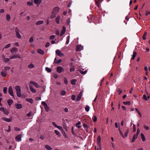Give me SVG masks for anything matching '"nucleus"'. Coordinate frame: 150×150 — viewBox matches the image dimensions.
<instances>
[{"label":"nucleus","instance_id":"1","mask_svg":"<svg viewBox=\"0 0 150 150\" xmlns=\"http://www.w3.org/2000/svg\"><path fill=\"white\" fill-rule=\"evenodd\" d=\"M59 7H54L52 12L51 15L50 16V18L52 19L55 17L56 15L59 13Z\"/></svg>","mask_w":150,"mask_h":150},{"label":"nucleus","instance_id":"2","mask_svg":"<svg viewBox=\"0 0 150 150\" xmlns=\"http://www.w3.org/2000/svg\"><path fill=\"white\" fill-rule=\"evenodd\" d=\"M30 83L31 84L29 86V87L30 91L33 93H35L36 90L35 88L37 87V83L33 81H30Z\"/></svg>","mask_w":150,"mask_h":150},{"label":"nucleus","instance_id":"3","mask_svg":"<svg viewBox=\"0 0 150 150\" xmlns=\"http://www.w3.org/2000/svg\"><path fill=\"white\" fill-rule=\"evenodd\" d=\"M101 137L100 136H99L97 139V146H95V150H100L101 149V146L100 144Z\"/></svg>","mask_w":150,"mask_h":150},{"label":"nucleus","instance_id":"4","mask_svg":"<svg viewBox=\"0 0 150 150\" xmlns=\"http://www.w3.org/2000/svg\"><path fill=\"white\" fill-rule=\"evenodd\" d=\"M15 89L16 92L17 96L18 97H21V87L18 86H17L15 87Z\"/></svg>","mask_w":150,"mask_h":150},{"label":"nucleus","instance_id":"5","mask_svg":"<svg viewBox=\"0 0 150 150\" xmlns=\"http://www.w3.org/2000/svg\"><path fill=\"white\" fill-rule=\"evenodd\" d=\"M20 30L17 27L15 28V35L16 37L18 39L21 38V35L19 33Z\"/></svg>","mask_w":150,"mask_h":150},{"label":"nucleus","instance_id":"6","mask_svg":"<svg viewBox=\"0 0 150 150\" xmlns=\"http://www.w3.org/2000/svg\"><path fill=\"white\" fill-rule=\"evenodd\" d=\"M91 19L94 23H98L100 20V17L99 16H93L92 17Z\"/></svg>","mask_w":150,"mask_h":150},{"label":"nucleus","instance_id":"7","mask_svg":"<svg viewBox=\"0 0 150 150\" xmlns=\"http://www.w3.org/2000/svg\"><path fill=\"white\" fill-rule=\"evenodd\" d=\"M8 92L10 95L12 96L13 98H14V96L13 92V90L11 86H9L8 89Z\"/></svg>","mask_w":150,"mask_h":150},{"label":"nucleus","instance_id":"8","mask_svg":"<svg viewBox=\"0 0 150 150\" xmlns=\"http://www.w3.org/2000/svg\"><path fill=\"white\" fill-rule=\"evenodd\" d=\"M83 49V47L81 45H77L76 46V51H79L82 50Z\"/></svg>","mask_w":150,"mask_h":150},{"label":"nucleus","instance_id":"9","mask_svg":"<svg viewBox=\"0 0 150 150\" xmlns=\"http://www.w3.org/2000/svg\"><path fill=\"white\" fill-rule=\"evenodd\" d=\"M56 54L59 56L60 57H62L64 56V54L62 53L61 51L59 50H57L56 51Z\"/></svg>","mask_w":150,"mask_h":150},{"label":"nucleus","instance_id":"10","mask_svg":"<svg viewBox=\"0 0 150 150\" xmlns=\"http://www.w3.org/2000/svg\"><path fill=\"white\" fill-rule=\"evenodd\" d=\"M22 137L21 134H19L17 135L15 137V139L17 142H20L21 141V138Z\"/></svg>","mask_w":150,"mask_h":150},{"label":"nucleus","instance_id":"11","mask_svg":"<svg viewBox=\"0 0 150 150\" xmlns=\"http://www.w3.org/2000/svg\"><path fill=\"white\" fill-rule=\"evenodd\" d=\"M66 27L65 26H63L62 27V30H61V33H60V36H62L65 33V32H66Z\"/></svg>","mask_w":150,"mask_h":150},{"label":"nucleus","instance_id":"12","mask_svg":"<svg viewBox=\"0 0 150 150\" xmlns=\"http://www.w3.org/2000/svg\"><path fill=\"white\" fill-rule=\"evenodd\" d=\"M63 70V68L61 66L58 67L57 68V71L58 73H61Z\"/></svg>","mask_w":150,"mask_h":150},{"label":"nucleus","instance_id":"13","mask_svg":"<svg viewBox=\"0 0 150 150\" xmlns=\"http://www.w3.org/2000/svg\"><path fill=\"white\" fill-rule=\"evenodd\" d=\"M11 117L9 119L6 118L5 117H2L1 119L2 120L6 122H10L11 121Z\"/></svg>","mask_w":150,"mask_h":150},{"label":"nucleus","instance_id":"14","mask_svg":"<svg viewBox=\"0 0 150 150\" xmlns=\"http://www.w3.org/2000/svg\"><path fill=\"white\" fill-rule=\"evenodd\" d=\"M18 49L17 48L13 47L11 49L10 51L12 54H13L14 53L18 51Z\"/></svg>","mask_w":150,"mask_h":150},{"label":"nucleus","instance_id":"15","mask_svg":"<svg viewBox=\"0 0 150 150\" xmlns=\"http://www.w3.org/2000/svg\"><path fill=\"white\" fill-rule=\"evenodd\" d=\"M21 58V57L18 54H16L10 57V59H16L17 58Z\"/></svg>","mask_w":150,"mask_h":150},{"label":"nucleus","instance_id":"16","mask_svg":"<svg viewBox=\"0 0 150 150\" xmlns=\"http://www.w3.org/2000/svg\"><path fill=\"white\" fill-rule=\"evenodd\" d=\"M15 107L18 109H20L22 108V105L21 104L16 103L15 104Z\"/></svg>","mask_w":150,"mask_h":150},{"label":"nucleus","instance_id":"17","mask_svg":"<svg viewBox=\"0 0 150 150\" xmlns=\"http://www.w3.org/2000/svg\"><path fill=\"white\" fill-rule=\"evenodd\" d=\"M95 0V2H96V5H97V6L98 7H100V5H99V2H101L103 1V0Z\"/></svg>","mask_w":150,"mask_h":150},{"label":"nucleus","instance_id":"18","mask_svg":"<svg viewBox=\"0 0 150 150\" xmlns=\"http://www.w3.org/2000/svg\"><path fill=\"white\" fill-rule=\"evenodd\" d=\"M1 75L3 77H5L7 76V74L6 72L4 71H2L1 72Z\"/></svg>","mask_w":150,"mask_h":150},{"label":"nucleus","instance_id":"19","mask_svg":"<svg viewBox=\"0 0 150 150\" xmlns=\"http://www.w3.org/2000/svg\"><path fill=\"white\" fill-rule=\"evenodd\" d=\"M81 93H80L79 95H78V96L76 99V100L77 101H79L81 98Z\"/></svg>","mask_w":150,"mask_h":150},{"label":"nucleus","instance_id":"20","mask_svg":"<svg viewBox=\"0 0 150 150\" xmlns=\"http://www.w3.org/2000/svg\"><path fill=\"white\" fill-rule=\"evenodd\" d=\"M38 53L42 55H43L44 54V52L43 50L41 49H38Z\"/></svg>","mask_w":150,"mask_h":150},{"label":"nucleus","instance_id":"21","mask_svg":"<svg viewBox=\"0 0 150 150\" xmlns=\"http://www.w3.org/2000/svg\"><path fill=\"white\" fill-rule=\"evenodd\" d=\"M25 100L26 101L29 102L31 103H32L33 102V100L32 98H26Z\"/></svg>","mask_w":150,"mask_h":150},{"label":"nucleus","instance_id":"22","mask_svg":"<svg viewBox=\"0 0 150 150\" xmlns=\"http://www.w3.org/2000/svg\"><path fill=\"white\" fill-rule=\"evenodd\" d=\"M45 148L47 150H52V148L48 145H46L45 146Z\"/></svg>","mask_w":150,"mask_h":150},{"label":"nucleus","instance_id":"23","mask_svg":"<svg viewBox=\"0 0 150 150\" xmlns=\"http://www.w3.org/2000/svg\"><path fill=\"white\" fill-rule=\"evenodd\" d=\"M60 19V17L59 16H57L56 18V22L57 24H59Z\"/></svg>","mask_w":150,"mask_h":150},{"label":"nucleus","instance_id":"24","mask_svg":"<svg viewBox=\"0 0 150 150\" xmlns=\"http://www.w3.org/2000/svg\"><path fill=\"white\" fill-rule=\"evenodd\" d=\"M7 103L9 106L10 105L13 103V100L11 99H9L7 101Z\"/></svg>","mask_w":150,"mask_h":150},{"label":"nucleus","instance_id":"25","mask_svg":"<svg viewBox=\"0 0 150 150\" xmlns=\"http://www.w3.org/2000/svg\"><path fill=\"white\" fill-rule=\"evenodd\" d=\"M141 137L142 141L144 142L146 141V138L145 137L143 133L141 134Z\"/></svg>","mask_w":150,"mask_h":150},{"label":"nucleus","instance_id":"26","mask_svg":"<svg viewBox=\"0 0 150 150\" xmlns=\"http://www.w3.org/2000/svg\"><path fill=\"white\" fill-rule=\"evenodd\" d=\"M77 80L75 79H72L71 81V83L72 85H75Z\"/></svg>","mask_w":150,"mask_h":150},{"label":"nucleus","instance_id":"27","mask_svg":"<svg viewBox=\"0 0 150 150\" xmlns=\"http://www.w3.org/2000/svg\"><path fill=\"white\" fill-rule=\"evenodd\" d=\"M11 18L10 15L9 14H7L6 15V20L7 21H9Z\"/></svg>","mask_w":150,"mask_h":150},{"label":"nucleus","instance_id":"28","mask_svg":"<svg viewBox=\"0 0 150 150\" xmlns=\"http://www.w3.org/2000/svg\"><path fill=\"white\" fill-rule=\"evenodd\" d=\"M54 132L56 134L58 137H60L61 136L59 132L56 130H54Z\"/></svg>","mask_w":150,"mask_h":150},{"label":"nucleus","instance_id":"29","mask_svg":"<svg viewBox=\"0 0 150 150\" xmlns=\"http://www.w3.org/2000/svg\"><path fill=\"white\" fill-rule=\"evenodd\" d=\"M81 124V122L80 121H78L76 124V126L78 128H79L81 127L79 126Z\"/></svg>","mask_w":150,"mask_h":150},{"label":"nucleus","instance_id":"30","mask_svg":"<svg viewBox=\"0 0 150 150\" xmlns=\"http://www.w3.org/2000/svg\"><path fill=\"white\" fill-rule=\"evenodd\" d=\"M137 136L135 134H134V135L133 138L132 140V142H133L135 139L137 138Z\"/></svg>","mask_w":150,"mask_h":150},{"label":"nucleus","instance_id":"31","mask_svg":"<svg viewBox=\"0 0 150 150\" xmlns=\"http://www.w3.org/2000/svg\"><path fill=\"white\" fill-rule=\"evenodd\" d=\"M137 55V53L136 52H134L133 53V54L132 55V59L134 60V59L135 57Z\"/></svg>","mask_w":150,"mask_h":150},{"label":"nucleus","instance_id":"32","mask_svg":"<svg viewBox=\"0 0 150 150\" xmlns=\"http://www.w3.org/2000/svg\"><path fill=\"white\" fill-rule=\"evenodd\" d=\"M66 92L65 91L62 90L60 92V94L62 96H64L66 94Z\"/></svg>","mask_w":150,"mask_h":150},{"label":"nucleus","instance_id":"33","mask_svg":"<svg viewBox=\"0 0 150 150\" xmlns=\"http://www.w3.org/2000/svg\"><path fill=\"white\" fill-rule=\"evenodd\" d=\"M61 61H62L61 59H59L57 60L56 58H55L54 60V62L55 63H57V64H58V63H60V62H61Z\"/></svg>","mask_w":150,"mask_h":150},{"label":"nucleus","instance_id":"34","mask_svg":"<svg viewBox=\"0 0 150 150\" xmlns=\"http://www.w3.org/2000/svg\"><path fill=\"white\" fill-rule=\"evenodd\" d=\"M135 110H136V111L137 112L138 115H139L140 117H141L142 116V115L138 109L137 108H135Z\"/></svg>","mask_w":150,"mask_h":150},{"label":"nucleus","instance_id":"35","mask_svg":"<svg viewBox=\"0 0 150 150\" xmlns=\"http://www.w3.org/2000/svg\"><path fill=\"white\" fill-rule=\"evenodd\" d=\"M27 4L28 6H31L33 5V1L31 2L28 1L27 2Z\"/></svg>","mask_w":150,"mask_h":150},{"label":"nucleus","instance_id":"36","mask_svg":"<svg viewBox=\"0 0 150 150\" xmlns=\"http://www.w3.org/2000/svg\"><path fill=\"white\" fill-rule=\"evenodd\" d=\"M75 70V68L74 66H73L72 67H71L69 69L70 72L74 71Z\"/></svg>","mask_w":150,"mask_h":150},{"label":"nucleus","instance_id":"37","mask_svg":"<svg viewBox=\"0 0 150 150\" xmlns=\"http://www.w3.org/2000/svg\"><path fill=\"white\" fill-rule=\"evenodd\" d=\"M79 71L81 74H86L87 72V71L86 70H85L84 71H83L81 70H79Z\"/></svg>","mask_w":150,"mask_h":150},{"label":"nucleus","instance_id":"38","mask_svg":"<svg viewBox=\"0 0 150 150\" xmlns=\"http://www.w3.org/2000/svg\"><path fill=\"white\" fill-rule=\"evenodd\" d=\"M123 103L125 105H129L130 104V102L129 101H128L127 102L124 101L123 102Z\"/></svg>","mask_w":150,"mask_h":150},{"label":"nucleus","instance_id":"39","mask_svg":"<svg viewBox=\"0 0 150 150\" xmlns=\"http://www.w3.org/2000/svg\"><path fill=\"white\" fill-rule=\"evenodd\" d=\"M147 35V33L146 32H145L142 38L143 40H146V38Z\"/></svg>","mask_w":150,"mask_h":150},{"label":"nucleus","instance_id":"40","mask_svg":"<svg viewBox=\"0 0 150 150\" xmlns=\"http://www.w3.org/2000/svg\"><path fill=\"white\" fill-rule=\"evenodd\" d=\"M129 132V129H127V130L126 132L124 134V138L127 137Z\"/></svg>","mask_w":150,"mask_h":150},{"label":"nucleus","instance_id":"41","mask_svg":"<svg viewBox=\"0 0 150 150\" xmlns=\"http://www.w3.org/2000/svg\"><path fill=\"white\" fill-rule=\"evenodd\" d=\"M6 115H7L9 114V112L7 110H5L3 112Z\"/></svg>","mask_w":150,"mask_h":150},{"label":"nucleus","instance_id":"42","mask_svg":"<svg viewBox=\"0 0 150 150\" xmlns=\"http://www.w3.org/2000/svg\"><path fill=\"white\" fill-rule=\"evenodd\" d=\"M85 110L86 112H88L90 110V107L88 105H86L85 108Z\"/></svg>","mask_w":150,"mask_h":150},{"label":"nucleus","instance_id":"43","mask_svg":"<svg viewBox=\"0 0 150 150\" xmlns=\"http://www.w3.org/2000/svg\"><path fill=\"white\" fill-rule=\"evenodd\" d=\"M46 71L48 72H50L51 71V69L47 67H46L45 68Z\"/></svg>","mask_w":150,"mask_h":150},{"label":"nucleus","instance_id":"44","mask_svg":"<svg viewBox=\"0 0 150 150\" xmlns=\"http://www.w3.org/2000/svg\"><path fill=\"white\" fill-rule=\"evenodd\" d=\"M44 108H45V110L46 111H48V110H49V107L47 105L45 106L44 107Z\"/></svg>","mask_w":150,"mask_h":150},{"label":"nucleus","instance_id":"45","mask_svg":"<svg viewBox=\"0 0 150 150\" xmlns=\"http://www.w3.org/2000/svg\"><path fill=\"white\" fill-rule=\"evenodd\" d=\"M4 61L5 62H7L9 61V59L8 58H4L3 59Z\"/></svg>","mask_w":150,"mask_h":150},{"label":"nucleus","instance_id":"46","mask_svg":"<svg viewBox=\"0 0 150 150\" xmlns=\"http://www.w3.org/2000/svg\"><path fill=\"white\" fill-rule=\"evenodd\" d=\"M143 98L144 99L146 100H148V98L146 95H144L143 96Z\"/></svg>","mask_w":150,"mask_h":150},{"label":"nucleus","instance_id":"47","mask_svg":"<svg viewBox=\"0 0 150 150\" xmlns=\"http://www.w3.org/2000/svg\"><path fill=\"white\" fill-rule=\"evenodd\" d=\"M118 130L119 131L120 133V135H121L123 137V138H124V136L123 134L122 133V132L121 131V130H120V128H119Z\"/></svg>","mask_w":150,"mask_h":150},{"label":"nucleus","instance_id":"48","mask_svg":"<svg viewBox=\"0 0 150 150\" xmlns=\"http://www.w3.org/2000/svg\"><path fill=\"white\" fill-rule=\"evenodd\" d=\"M117 93H118V94L119 95H120L122 93V91L121 89H120V88H118V89H117Z\"/></svg>","mask_w":150,"mask_h":150},{"label":"nucleus","instance_id":"49","mask_svg":"<svg viewBox=\"0 0 150 150\" xmlns=\"http://www.w3.org/2000/svg\"><path fill=\"white\" fill-rule=\"evenodd\" d=\"M64 82L65 84H67L68 83L67 80L66 78H64Z\"/></svg>","mask_w":150,"mask_h":150},{"label":"nucleus","instance_id":"50","mask_svg":"<svg viewBox=\"0 0 150 150\" xmlns=\"http://www.w3.org/2000/svg\"><path fill=\"white\" fill-rule=\"evenodd\" d=\"M7 88L6 87H4L3 88V92L4 94H6L7 93Z\"/></svg>","mask_w":150,"mask_h":150},{"label":"nucleus","instance_id":"51","mask_svg":"<svg viewBox=\"0 0 150 150\" xmlns=\"http://www.w3.org/2000/svg\"><path fill=\"white\" fill-rule=\"evenodd\" d=\"M28 67L30 69L33 68L34 67V65L33 64H30L28 65Z\"/></svg>","mask_w":150,"mask_h":150},{"label":"nucleus","instance_id":"52","mask_svg":"<svg viewBox=\"0 0 150 150\" xmlns=\"http://www.w3.org/2000/svg\"><path fill=\"white\" fill-rule=\"evenodd\" d=\"M144 129L146 130H148L150 129L149 127L147 126L144 125Z\"/></svg>","mask_w":150,"mask_h":150},{"label":"nucleus","instance_id":"53","mask_svg":"<svg viewBox=\"0 0 150 150\" xmlns=\"http://www.w3.org/2000/svg\"><path fill=\"white\" fill-rule=\"evenodd\" d=\"M10 46V44H8L6 45V46L5 47H4V49L8 48Z\"/></svg>","mask_w":150,"mask_h":150},{"label":"nucleus","instance_id":"54","mask_svg":"<svg viewBox=\"0 0 150 150\" xmlns=\"http://www.w3.org/2000/svg\"><path fill=\"white\" fill-rule=\"evenodd\" d=\"M55 37V35H51L50 38V39L52 40L54 39Z\"/></svg>","mask_w":150,"mask_h":150},{"label":"nucleus","instance_id":"55","mask_svg":"<svg viewBox=\"0 0 150 150\" xmlns=\"http://www.w3.org/2000/svg\"><path fill=\"white\" fill-rule=\"evenodd\" d=\"M83 126L84 128H85L86 129H88V126L87 125L85 124H83Z\"/></svg>","mask_w":150,"mask_h":150},{"label":"nucleus","instance_id":"56","mask_svg":"<svg viewBox=\"0 0 150 150\" xmlns=\"http://www.w3.org/2000/svg\"><path fill=\"white\" fill-rule=\"evenodd\" d=\"M93 120L94 122H96L97 120V118L96 116H94L93 117Z\"/></svg>","mask_w":150,"mask_h":150},{"label":"nucleus","instance_id":"57","mask_svg":"<svg viewBox=\"0 0 150 150\" xmlns=\"http://www.w3.org/2000/svg\"><path fill=\"white\" fill-rule=\"evenodd\" d=\"M10 69V68L8 67H6L4 68V70H8Z\"/></svg>","mask_w":150,"mask_h":150},{"label":"nucleus","instance_id":"58","mask_svg":"<svg viewBox=\"0 0 150 150\" xmlns=\"http://www.w3.org/2000/svg\"><path fill=\"white\" fill-rule=\"evenodd\" d=\"M33 41V37H31L29 40V42L30 43L32 42Z\"/></svg>","mask_w":150,"mask_h":150},{"label":"nucleus","instance_id":"59","mask_svg":"<svg viewBox=\"0 0 150 150\" xmlns=\"http://www.w3.org/2000/svg\"><path fill=\"white\" fill-rule=\"evenodd\" d=\"M14 129L16 131H20V129H19L17 127H14Z\"/></svg>","mask_w":150,"mask_h":150},{"label":"nucleus","instance_id":"60","mask_svg":"<svg viewBox=\"0 0 150 150\" xmlns=\"http://www.w3.org/2000/svg\"><path fill=\"white\" fill-rule=\"evenodd\" d=\"M71 99L72 100H74L75 99V96L74 95H73L71 96Z\"/></svg>","mask_w":150,"mask_h":150},{"label":"nucleus","instance_id":"61","mask_svg":"<svg viewBox=\"0 0 150 150\" xmlns=\"http://www.w3.org/2000/svg\"><path fill=\"white\" fill-rule=\"evenodd\" d=\"M43 23V21H38V25L42 24Z\"/></svg>","mask_w":150,"mask_h":150},{"label":"nucleus","instance_id":"62","mask_svg":"<svg viewBox=\"0 0 150 150\" xmlns=\"http://www.w3.org/2000/svg\"><path fill=\"white\" fill-rule=\"evenodd\" d=\"M5 110L4 109V108L3 107H1L0 108V111L3 112H4Z\"/></svg>","mask_w":150,"mask_h":150},{"label":"nucleus","instance_id":"63","mask_svg":"<svg viewBox=\"0 0 150 150\" xmlns=\"http://www.w3.org/2000/svg\"><path fill=\"white\" fill-rule=\"evenodd\" d=\"M50 43L49 42H47L45 45V47H47L50 46Z\"/></svg>","mask_w":150,"mask_h":150},{"label":"nucleus","instance_id":"64","mask_svg":"<svg viewBox=\"0 0 150 150\" xmlns=\"http://www.w3.org/2000/svg\"><path fill=\"white\" fill-rule=\"evenodd\" d=\"M52 124L54 126H55L56 127H57L58 126V125H57L56 124V123L54 122H52Z\"/></svg>","mask_w":150,"mask_h":150}]
</instances>
